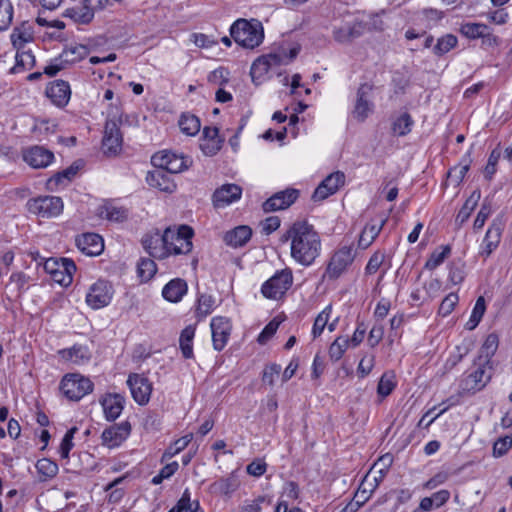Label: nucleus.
<instances>
[{"mask_svg": "<svg viewBox=\"0 0 512 512\" xmlns=\"http://www.w3.org/2000/svg\"><path fill=\"white\" fill-rule=\"evenodd\" d=\"M291 241V257L298 264L311 266L321 253V238L313 225L296 221L282 236L281 241Z\"/></svg>", "mask_w": 512, "mask_h": 512, "instance_id": "f257e3e1", "label": "nucleus"}, {"mask_svg": "<svg viewBox=\"0 0 512 512\" xmlns=\"http://www.w3.org/2000/svg\"><path fill=\"white\" fill-rule=\"evenodd\" d=\"M300 52V47L296 46L291 48L288 52L285 48H278L276 51L258 57L251 66L250 75L253 82L262 78L272 68L280 65H286L297 57Z\"/></svg>", "mask_w": 512, "mask_h": 512, "instance_id": "f03ea898", "label": "nucleus"}, {"mask_svg": "<svg viewBox=\"0 0 512 512\" xmlns=\"http://www.w3.org/2000/svg\"><path fill=\"white\" fill-rule=\"evenodd\" d=\"M230 35L240 46L253 49L262 43L264 31L258 20L238 19L232 24Z\"/></svg>", "mask_w": 512, "mask_h": 512, "instance_id": "7ed1b4c3", "label": "nucleus"}, {"mask_svg": "<svg viewBox=\"0 0 512 512\" xmlns=\"http://www.w3.org/2000/svg\"><path fill=\"white\" fill-rule=\"evenodd\" d=\"M28 212L42 218H53L59 216L64 208L63 201L58 196H38L29 199L26 203Z\"/></svg>", "mask_w": 512, "mask_h": 512, "instance_id": "20e7f679", "label": "nucleus"}, {"mask_svg": "<svg viewBox=\"0 0 512 512\" xmlns=\"http://www.w3.org/2000/svg\"><path fill=\"white\" fill-rule=\"evenodd\" d=\"M60 390L69 400L79 401L93 391V383L80 374H67L60 383Z\"/></svg>", "mask_w": 512, "mask_h": 512, "instance_id": "39448f33", "label": "nucleus"}, {"mask_svg": "<svg viewBox=\"0 0 512 512\" xmlns=\"http://www.w3.org/2000/svg\"><path fill=\"white\" fill-rule=\"evenodd\" d=\"M292 283V270L290 268H284L264 282L261 287V292L265 298L278 299L286 293Z\"/></svg>", "mask_w": 512, "mask_h": 512, "instance_id": "423d86ee", "label": "nucleus"}, {"mask_svg": "<svg viewBox=\"0 0 512 512\" xmlns=\"http://www.w3.org/2000/svg\"><path fill=\"white\" fill-rule=\"evenodd\" d=\"M373 89L374 85L370 83H363L357 89L351 114L358 122H364L374 111Z\"/></svg>", "mask_w": 512, "mask_h": 512, "instance_id": "0eeeda50", "label": "nucleus"}, {"mask_svg": "<svg viewBox=\"0 0 512 512\" xmlns=\"http://www.w3.org/2000/svg\"><path fill=\"white\" fill-rule=\"evenodd\" d=\"M151 162L156 168H162L170 174L182 172L192 163L188 157L169 151L155 153Z\"/></svg>", "mask_w": 512, "mask_h": 512, "instance_id": "6e6552de", "label": "nucleus"}, {"mask_svg": "<svg viewBox=\"0 0 512 512\" xmlns=\"http://www.w3.org/2000/svg\"><path fill=\"white\" fill-rule=\"evenodd\" d=\"M173 235L170 233V228L165 229L161 235L159 232L154 234H146L142 238V246L153 258L163 259L169 255L167 241L172 238Z\"/></svg>", "mask_w": 512, "mask_h": 512, "instance_id": "1a4fd4ad", "label": "nucleus"}, {"mask_svg": "<svg viewBox=\"0 0 512 512\" xmlns=\"http://www.w3.org/2000/svg\"><path fill=\"white\" fill-rule=\"evenodd\" d=\"M170 233L173 239H169L166 243L169 254L180 255L191 252L193 247L191 239L194 235L191 227L181 225L177 230L170 228Z\"/></svg>", "mask_w": 512, "mask_h": 512, "instance_id": "9d476101", "label": "nucleus"}, {"mask_svg": "<svg viewBox=\"0 0 512 512\" xmlns=\"http://www.w3.org/2000/svg\"><path fill=\"white\" fill-rule=\"evenodd\" d=\"M505 227L503 215H498L490 224L482 242L479 255L487 259L497 249L501 241L502 232Z\"/></svg>", "mask_w": 512, "mask_h": 512, "instance_id": "9b49d317", "label": "nucleus"}, {"mask_svg": "<svg viewBox=\"0 0 512 512\" xmlns=\"http://www.w3.org/2000/svg\"><path fill=\"white\" fill-rule=\"evenodd\" d=\"M354 255L351 246H344L337 250L331 257L325 275L329 279H337L346 268L353 262Z\"/></svg>", "mask_w": 512, "mask_h": 512, "instance_id": "f8f14e48", "label": "nucleus"}, {"mask_svg": "<svg viewBox=\"0 0 512 512\" xmlns=\"http://www.w3.org/2000/svg\"><path fill=\"white\" fill-rule=\"evenodd\" d=\"M475 369L462 381L464 390L479 391L486 386L491 378V365L482 361L474 363Z\"/></svg>", "mask_w": 512, "mask_h": 512, "instance_id": "ddd939ff", "label": "nucleus"}, {"mask_svg": "<svg viewBox=\"0 0 512 512\" xmlns=\"http://www.w3.org/2000/svg\"><path fill=\"white\" fill-rule=\"evenodd\" d=\"M123 136L119 124L115 120H107L102 139L103 152L106 155H116L122 149Z\"/></svg>", "mask_w": 512, "mask_h": 512, "instance_id": "4468645a", "label": "nucleus"}, {"mask_svg": "<svg viewBox=\"0 0 512 512\" xmlns=\"http://www.w3.org/2000/svg\"><path fill=\"white\" fill-rule=\"evenodd\" d=\"M112 294L111 285L107 281L99 280L90 287L86 295V303L92 309L103 308L111 302Z\"/></svg>", "mask_w": 512, "mask_h": 512, "instance_id": "2eb2a0df", "label": "nucleus"}, {"mask_svg": "<svg viewBox=\"0 0 512 512\" xmlns=\"http://www.w3.org/2000/svg\"><path fill=\"white\" fill-rule=\"evenodd\" d=\"M127 385L136 403L146 405L149 402L152 392V383L148 378L140 374L132 373L128 376Z\"/></svg>", "mask_w": 512, "mask_h": 512, "instance_id": "dca6fc26", "label": "nucleus"}, {"mask_svg": "<svg viewBox=\"0 0 512 512\" xmlns=\"http://www.w3.org/2000/svg\"><path fill=\"white\" fill-rule=\"evenodd\" d=\"M345 174L341 171H337L328 175L315 189L312 200L323 201L330 195H333L338 189L344 185Z\"/></svg>", "mask_w": 512, "mask_h": 512, "instance_id": "f3484780", "label": "nucleus"}, {"mask_svg": "<svg viewBox=\"0 0 512 512\" xmlns=\"http://www.w3.org/2000/svg\"><path fill=\"white\" fill-rule=\"evenodd\" d=\"M212 331L213 347L217 351H221L227 344L231 334V323L227 317H213L210 323Z\"/></svg>", "mask_w": 512, "mask_h": 512, "instance_id": "a211bd4d", "label": "nucleus"}, {"mask_svg": "<svg viewBox=\"0 0 512 512\" xmlns=\"http://www.w3.org/2000/svg\"><path fill=\"white\" fill-rule=\"evenodd\" d=\"M297 189L288 188L280 191L268 198L262 205L264 212L269 213L277 210H283L290 207L298 198Z\"/></svg>", "mask_w": 512, "mask_h": 512, "instance_id": "6ab92c4d", "label": "nucleus"}, {"mask_svg": "<svg viewBox=\"0 0 512 512\" xmlns=\"http://www.w3.org/2000/svg\"><path fill=\"white\" fill-rule=\"evenodd\" d=\"M130 432L131 425L128 421L110 426L101 435L102 444L108 448H115L130 435Z\"/></svg>", "mask_w": 512, "mask_h": 512, "instance_id": "aec40b11", "label": "nucleus"}, {"mask_svg": "<svg viewBox=\"0 0 512 512\" xmlns=\"http://www.w3.org/2000/svg\"><path fill=\"white\" fill-rule=\"evenodd\" d=\"M23 158L31 167L40 169L46 168L53 161L54 154L42 146H33L24 152Z\"/></svg>", "mask_w": 512, "mask_h": 512, "instance_id": "412c9836", "label": "nucleus"}, {"mask_svg": "<svg viewBox=\"0 0 512 512\" xmlns=\"http://www.w3.org/2000/svg\"><path fill=\"white\" fill-rule=\"evenodd\" d=\"M146 182L149 186L157 188L166 193H173L176 190V184L170 176V173L162 168H156L147 173Z\"/></svg>", "mask_w": 512, "mask_h": 512, "instance_id": "4be33fe9", "label": "nucleus"}, {"mask_svg": "<svg viewBox=\"0 0 512 512\" xmlns=\"http://www.w3.org/2000/svg\"><path fill=\"white\" fill-rule=\"evenodd\" d=\"M46 95L55 105L58 107H64L70 100V85L64 80H55L47 87Z\"/></svg>", "mask_w": 512, "mask_h": 512, "instance_id": "5701e85b", "label": "nucleus"}, {"mask_svg": "<svg viewBox=\"0 0 512 512\" xmlns=\"http://www.w3.org/2000/svg\"><path fill=\"white\" fill-rule=\"evenodd\" d=\"M76 245L82 253L88 256L99 255L104 249V242L96 233H85L76 238Z\"/></svg>", "mask_w": 512, "mask_h": 512, "instance_id": "b1692460", "label": "nucleus"}, {"mask_svg": "<svg viewBox=\"0 0 512 512\" xmlns=\"http://www.w3.org/2000/svg\"><path fill=\"white\" fill-rule=\"evenodd\" d=\"M242 188L236 184H224L216 189L213 194L215 207H224L238 200L241 197Z\"/></svg>", "mask_w": 512, "mask_h": 512, "instance_id": "393cba45", "label": "nucleus"}, {"mask_svg": "<svg viewBox=\"0 0 512 512\" xmlns=\"http://www.w3.org/2000/svg\"><path fill=\"white\" fill-rule=\"evenodd\" d=\"M124 403L125 399L120 394L107 395L102 401L106 419L108 421H114L117 419L124 408Z\"/></svg>", "mask_w": 512, "mask_h": 512, "instance_id": "a878e982", "label": "nucleus"}, {"mask_svg": "<svg viewBox=\"0 0 512 512\" xmlns=\"http://www.w3.org/2000/svg\"><path fill=\"white\" fill-rule=\"evenodd\" d=\"M187 292L185 280L176 278L169 281L162 290V296L169 302H179Z\"/></svg>", "mask_w": 512, "mask_h": 512, "instance_id": "bb28decb", "label": "nucleus"}, {"mask_svg": "<svg viewBox=\"0 0 512 512\" xmlns=\"http://www.w3.org/2000/svg\"><path fill=\"white\" fill-rule=\"evenodd\" d=\"M252 236V230L248 226H238L224 235V241L231 247H241L247 243Z\"/></svg>", "mask_w": 512, "mask_h": 512, "instance_id": "cd10ccee", "label": "nucleus"}, {"mask_svg": "<svg viewBox=\"0 0 512 512\" xmlns=\"http://www.w3.org/2000/svg\"><path fill=\"white\" fill-rule=\"evenodd\" d=\"M10 38L13 47L17 50H21L26 43L32 41L33 39L32 26L28 21L22 22L19 26H16L13 29Z\"/></svg>", "mask_w": 512, "mask_h": 512, "instance_id": "c85d7f7f", "label": "nucleus"}, {"mask_svg": "<svg viewBox=\"0 0 512 512\" xmlns=\"http://www.w3.org/2000/svg\"><path fill=\"white\" fill-rule=\"evenodd\" d=\"M385 223L386 219H381L377 223H368L360 234L358 246L361 249L368 248L378 236Z\"/></svg>", "mask_w": 512, "mask_h": 512, "instance_id": "c756f323", "label": "nucleus"}, {"mask_svg": "<svg viewBox=\"0 0 512 512\" xmlns=\"http://www.w3.org/2000/svg\"><path fill=\"white\" fill-rule=\"evenodd\" d=\"M363 27L360 23L344 25L333 31L334 39L339 43H349L362 34Z\"/></svg>", "mask_w": 512, "mask_h": 512, "instance_id": "7c9ffc66", "label": "nucleus"}, {"mask_svg": "<svg viewBox=\"0 0 512 512\" xmlns=\"http://www.w3.org/2000/svg\"><path fill=\"white\" fill-rule=\"evenodd\" d=\"M481 198L480 190H474L468 199L465 201L461 209L459 210L455 223L458 227H461L470 217L473 210L476 208Z\"/></svg>", "mask_w": 512, "mask_h": 512, "instance_id": "2f4dec72", "label": "nucleus"}, {"mask_svg": "<svg viewBox=\"0 0 512 512\" xmlns=\"http://www.w3.org/2000/svg\"><path fill=\"white\" fill-rule=\"evenodd\" d=\"M498 346V336L495 333L489 334L480 348L478 360L484 362V364H490Z\"/></svg>", "mask_w": 512, "mask_h": 512, "instance_id": "473e14b6", "label": "nucleus"}, {"mask_svg": "<svg viewBox=\"0 0 512 512\" xmlns=\"http://www.w3.org/2000/svg\"><path fill=\"white\" fill-rule=\"evenodd\" d=\"M63 15L64 17L73 19L76 23L79 24H88L94 18V13L84 2L81 6L67 9Z\"/></svg>", "mask_w": 512, "mask_h": 512, "instance_id": "72a5a7b5", "label": "nucleus"}, {"mask_svg": "<svg viewBox=\"0 0 512 512\" xmlns=\"http://www.w3.org/2000/svg\"><path fill=\"white\" fill-rule=\"evenodd\" d=\"M472 163L471 153L468 151L460 160L459 164L454 166L448 171V178L451 179L455 184H460L466 173L469 171Z\"/></svg>", "mask_w": 512, "mask_h": 512, "instance_id": "f704fd0d", "label": "nucleus"}, {"mask_svg": "<svg viewBox=\"0 0 512 512\" xmlns=\"http://www.w3.org/2000/svg\"><path fill=\"white\" fill-rule=\"evenodd\" d=\"M195 336V328L191 325L185 327L179 338V345L182 355L186 359L193 357V338Z\"/></svg>", "mask_w": 512, "mask_h": 512, "instance_id": "c9c22d12", "label": "nucleus"}, {"mask_svg": "<svg viewBox=\"0 0 512 512\" xmlns=\"http://www.w3.org/2000/svg\"><path fill=\"white\" fill-rule=\"evenodd\" d=\"M61 353L64 358L78 365L87 363L91 358L88 348L82 345H74L71 349L63 350Z\"/></svg>", "mask_w": 512, "mask_h": 512, "instance_id": "e433bc0d", "label": "nucleus"}, {"mask_svg": "<svg viewBox=\"0 0 512 512\" xmlns=\"http://www.w3.org/2000/svg\"><path fill=\"white\" fill-rule=\"evenodd\" d=\"M178 124L181 131L188 136L196 135L201 128L199 118L189 113H183L179 119Z\"/></svg>", "mask_w": 512, "mask_h": 512, "instance_id": "4c0bfd02", "label": "nucleus"}, {"mask_svg": "<svg viewBox=\"0 0 512 512\" xmlns=\"http://www.w3.org/2000/svg\"><path fill=\"white\" fill-rule=\"evenodd\" d=\"M99 215L110 221L122 222L127 219L128 211L122 207L105 204L99 208Z\"/></svg>", "mask_w": 512, "mask_h": 512, "instance_id": "58836bf2", "label": "nucleus"}, {"mask_svg": "<svg viewBox=\"0 0 512 512\" xmlns=\"http://www.w3.org/2000/svg\"><path fill=\"white\" fill-rule=\"evenodd\" d=\"M62 265V269L52 274L51 277L54 282L62 285L68 286L72 283L73 273L76 271V265L74 261H66Z\"/></svg>", "mask_w": 512, "mask_h": 512, "instance_id": "ea45409f", "label": "nucleus"}, {"mask_svg": "<svg viewBox=\"0 0 512 512\" xmlns=\"http://www.w3.org/2000/svg\"><path fill=\"white\" fill-rule=\"evenodd\" d=\"M36 60L31 51L17 50L16 63L11 68V73H19L25 69H32L35 66Z\"/></svg>", "mask_w": 512, "mask_h": 512, "instance_id": "a19ab883", "label": "nucleus"}, {"mask_svg": "<svg viewBox=\"0 0 512 512\" xmlns=\"http://www.w3.org/2000/svg\"><path fill=\"white\" fill-rule=\"evenodd\" d=\"M378 486V479L374 478V482H368V476L366 475L358 490L354 494V499L361 506L364 505L371 497L374 489Z\"/></svg>", "mask_w": 512, "mask_h": 512, "instance_id": "79ce46f5", "label": "nucleus"}, {"mask_svg": "<svg viewBox=\"0 0 512 512\" xmlns=\"http://www.w3.org/2000/svg\"><path fill=\"white\" fill-rule=\"evenodd\" d=\"M486 311V302L483 296L477 298L474 308L472 310L470 319L465 324L467 330L475 329L480 323L484 313Z\"/></svg>", "mask_w": 512, "mask_h": 512, "instance_id": "37998d69", "label": "nucleus"}, {"mask_svg": "<svg viewBox=\"0 0 512 512\" xmlns=\"http://www.w3.org/2000/svg\"><path fill=\"white\" fill-rule=\"evenodd\" d=\"M62 53L65 62L74 64L88 56L89 49L85 45H75L66 47Z\"/></svg>", "mask_w": 512, "mask_h": 512, "instance_id": "c03bdc74", "label": "nucleus"}, {"mask_svg": "<svg viewBox=\"0 0 512 512\" xmlns=\"http://www.w3.org/2000/svg\"><path fill=\"white\" fill-rule=\"evenodd\" d=\"M458 43L457 37L453 34H446L437 40L433 47V53L436 56H443L456 47Z\"/></svg>", "mask_w": 512, "mask_h": 512, "instance_id": "a18cd8bd", "label": "nucleus"}, {"mask_svg": "<svg viewBox=\"0 0 512 512\" xmlns=\"http://www.w3.org/2000/svg\"><path fill=\"white\" fill-rule=\"evenodd\" d=\"M414 121L409 113L401 114L393 123L392 131L398 136H405L410 133Z\"/></svg>", "mask_w": 512, "mask_h": 512, "instance_id": "49530a36", "label": "nucleus"}, {"mask_svg": "<svg viewBox=\"0 0 512 512\" xmlns=\"http://www.w3.org/2000/svg\"><path fill=\"white\" fill-rule=\"evenodd\" d=\"M157 272V266L151 258H141L137 264V273L142 281H149Z\"/></svg>", "mask_w": 512, "mask_h": 512, "instance_id": "de8ad7c7", "label": "nucleus"}, {"mask_svg": "<svg viewBox=\"0 0 512 512\" xmlns=\"http://www.w3.org/2000/svg\"><path fill=\"white\" fill-rule=\"evenodd\" d=\"M193 438L192 434L185 435L176 441H174L164 452L162 456V462L172 458L182 450H184Z\"/></svg>", "mask_w": 512, "mask_h": 512, "instance_id": "09e8293b", "label": "nucleus"}, {"mask_svg": "<svg viewBox=\"0 0 512 512\" xmlns=\"http://www.w3.org/2000/svg\"><path fill=\"white\" fill-rule=\"evenodd\" d=\"M451 247L449 245L442 246L441 251L435 250L431 253L429 259L425 263V268L434 270L441 265L444 260L450 255Z\"/></svg>", "mask_w": 512, "mask_h": 512, "instance_id": "8fccbe9b", "label": "nucleus"}, {"mask_svg": "<svg viewBox=\"0 0 512 512\" xmlns=\"http://www.w3.org/2000/svg\"><path fill=\"white\" fill-rule=\"evenodd\" d=\"M488 26L482 23H463L460 26V33L469 39H478L484 36V32Z\"/></svg>", "mask_w": 512, "mask_h": 512, "instance_id": "3c124183", "label": "nucleus"}, {"mask_svg": "<svg viewBox=\"0 0 512 512\" xmlns=\"http://www.w3.org/2000/svg\"><path fill=\"white\" fill-rule=\"evenodd\" d=\"M13 19V5L10 0H0V32L9 28Z\"/></svg>", "mask_w": 512, "mask_h": 512, "instance_id": "603ef678", "label": "nucleus"}, {"mask_svg": "<svg viewBox=\"0 0 512 512\" xmlns=\"http://www.w3.org/2000/svg\"><path fill=\"white\" fill-rule=\"evenodd\" d=\"M349 340L345 337H338L329 347V357L332 361L340 360L348 348Z\"/></svg>", "mask_w": 512, "mask_h": 512, "instance_id": "864d4df0", "label": "nucleus"}, {"mask_svg": "<svg viewBox=\"0 0 512 512\" xmlns=\"http://www.w3.org/2000/svg\"><path fill=\"white\" fill-rule=\"evenodd\" d=\"M36 469L40 475L44 476V480L53 478L58 473V465L47 458L38 460L36 463Z\"/></svg>", "mask_w": 512, "mask_h": 512, "instance_id": "5fc2aeb1", "label": "nucleus"}, {"mask_svg": "<svg viewBox=\"0 0 512 512\" xmlns=\"http://www.w3.org/2000/svg\"><path fill=\"white\" fill-rule=\"evenodd\" d=\"M394 374L391 372L384 373L378 383L377 392L382 397H386L394 390L396 383Z\"/></svg>", "mask_w": 512, "mask_h": 512, "instance_id": "6e6d98bb", "label": "nucleus"}, {"mask_svg": "<svg viewBox=\"0 0 512 512\" xmlns=\"http://www.w3.org/2000/svg\"><path fill=\"white\" fill-rule=\"evenodd\" d=\"M215 300L211 295L201 294L198 297V305L196 309V315L199 318H204L209 315L214 306Z\"/></svg>", "mask_w": 512, "mask_h": 512, "instance_id": "4d7b16f0", "label": "nucleus"}, {"mask_svg": "<svg viewBox=\"0 0 512 512\" xmlns=\"http://www.w3.org/2000/svg\"><path fill=\"white\" fill-rule=\"evenodd\" d=\"M331 310H332L331 305H328L316 317V319L314 321L313 328H312V335H313L314 338H317L318 336H320L322 334L325 326L328 324Z\"/></svg>", "mask_w": 512, "mask_h": 512, "instance_id": "13d9d810", "label": "nucleus"}, {"mask_svg": "<svg viewBox=\"0 0 512 512\" xmlns=\"http://www.w3.org/2000/svg\"><path fill=\"white\" fill-rule=\"evenodd\" d=\"M79 170V166L72 164L68 168L64 169L61 172H57L55 175H53L48 183H54L56 186L63 183V180H66L67 182H70L74 176L77 174Z\"/></svg>", "mask_w": 512, "mask_h": 512, "instance_id": "bf43d9fd", "label": "nucleus"}, {"mask_svg": "<svg viewBox=\"0 0 512 512\" xmlns=\"http://www.w3.org/2000/svg\"><path fill=\"white\" fill-rule=\"evenodd\" d=\"M502 151L500 145H498L489 155L487 165L484 169L485 177L491 179L496 172V165L501 157Z\"/></svg>", "mask_w": 512, "mask_h": 512, "instance_id": "052dcab7", "label": "nucleus"}, {"mask_svg": "<svg viewBox=\"0 0 512 512\" xmlns=\"http://www.w3.org/2000/svg\"><path fill=\"white\" fill-rule=\"evenodd\" d=\"M492 212V208H491V204L485 200L474 220V223H473V228L475 231L477 230H480L481 228H483L486 220L488 219V217L490 216Z\"/></svg>", "mask_w": 512, "mask_h": 512, "instance_id": "680f3d73", "label": "nucleus"}, {"mask_svg": "<svg viewBox=\"0 0 512 512\" xmlns=\"http://www.w3.org/2000/svg\"><path fill=\"white\" fill-rule=\"evenodd\" d=\"M512 447V435H506L499 438L493 445V455L501 457L505 455Z\"/></svg>", "mask_w": 512, "mask_h": 512, "instance_id": "e2e57ef3", "label": "nucleus"}, {"mask_svg": "<svg viewBox=\"0 0 512 512\" xmlns=\"http://www.w3.org/2000/svg\"><path fill=\"white\" fill-rule=\"evenodd\" d=\"M458 295L456 293L448 294L441 302L438 313L442 316L449 315L458 303Z\"/></svg>", "mask_w": 512, "mask_h": 512, "instance_id": "0e129e2a", "label": "nucleus"}, {"mask_svg": "<svg viewBox=\"0 0 512 512\" xmlns=\"http://www.w3.org/2000/svg\"><path fill=\"white\" fill-rule=\"evenodd\" d=\"M281 372V366L279 364L273 363L265 367L262 375L263 383H266L270 386L274 385L275 379L278 378Z\"/></svg>", "mask_w": 512, "mask_h": 512, "instance_id": "69168bd1", "label": "nucleus"}, {"mask_svg": "<svg viewBox=\"0 0 512 512\" xmlns=\"http://www.w3.org/2000/svg\"><path fill=\"white\" fill-rule=\"evenodd\" d=\"M280 322L276 319L270 321L259 334L257 341L259 344L264 345L276 333Z\"/></svg>", "mask_w": 512, "mask_h": 512, "instance_id": "338daca9", "label": "nucleus"}, {"mask_svg": "<svg viewBox=\"0 0 512 512\" xmlns=\"http://www.w3.org/2000/svg\"><path fill=\"white\" fill-rule=\"evenodd\" d=\"M214 486H216L222 494L228 495L236 490L238 484L236 479L231 477L220 479Z\"/></svg>", "mask_w": 512, "mask_h": 512, "instance_id": "774afa93", "label": "nucleus"}]
</instances>
